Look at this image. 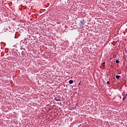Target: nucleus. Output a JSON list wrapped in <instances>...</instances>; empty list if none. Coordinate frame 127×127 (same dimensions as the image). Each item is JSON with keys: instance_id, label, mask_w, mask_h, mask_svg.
I'll return each mask as SVG.
<instances>
[{"instance_id": "nucleus-10", "label": "nucleus", "mask_w": 127, "mask_h": 127, "mask_svg": "<svg viewBox=\"0 0 127 127\" xmlns=\"http://www.w3.org/2000/svg\"><path fill=\"white\" fill-rule=\"evenodd\" d=\"M79 85H81V84H80V83H79Z\"/></svg>"}, {"instance_id": "nucleus-4", "label": "nucleus", "mask_w": 127, "mask_h": 127, "mask_svg": "<svg viewBox=\"0 0 127 127\" xmlns=\"http://www.w3.org/2000/svg\"><path fill=\"white\" fill-rule=\"evenodd\" d=\"M105 65H106V63L105 62H103L102 63V66H103V67H105Z\"/></svg>"}, {"instance_id": "nucleus-2", "label": "nucleus", "mask_w": 127, "mask_h": 127, "mask_svg": "<svg viewBox=\"0 0 127 127\" xmlns=\"http://www.w3.org/2000/svg\"><path fill=\"white\" fill-rule=\"evenodd\" d=\"M55 101H56L57 102H59V101H60V99L57 98H55Z\"/></svg>"}, {"instance_id": "nucleus-9", "label": "nucleus", "mask_w": 127, "mask_h": 127, "mask_svg": "<svg viewBox=\"0 0 127 127\" xmlns=\"http://www.w3.org/2000/svg\"><path fill=\"white\" fill-rule=\"evenodd\" d=\"M113 57H116V56H114Z\"/></svg>"}, {"instance_id": "nucleus-1", "label": "nucleus", "mask_w": 127, "mask_h": 127, "mask_svg": "<svg viewBox=\"0 0 127 127\" xmlns=\"http://www.w3.org/2000/svg\"><path fill=\"white\" fill-rule=\"evenodd\" d=\"M116 79H118V80H119V79H120V78H121V76H120V75H116Z\"/></svg>"}, {"instance_id": "nucleus-3", "label": "nucleus", "mask_w": 127, "mask_h": 127, "mask_svg": "<svg viewBox=\"0 0 127 127\" xmlns=\"http://www.w3.org/2000/svg\"><path fill=\"white\" fill-rule=\"evenodd\" d=\"M69 84H73V80H70L69 81Z\"/></svg>"}, {"instance_id": "nucleus-5", "label": "nucleus", "mask_w": 127, "mask_h": 127, "mask_svg": "<svg viewBox=\"0 0 127 127\" xmlns=\"http://www.w3.org/2000/svg\"><path fill=\"white\" fill-rule=\"evenodd\" d=\"M126 99H127V97L126 96H124L123 98V101H125V100H126Z\"/></svg>"}, {"instance_id": "nucleus-7", "label": "nucleus", "mask_w": 127, "mask_h": 127, "mask_svg": "<svg viewBox=\"0 0 127 127\" xmlns=\"http://www.w3.org/2000/svg\"><path fill=\"white\" fill-rule=\"evenodd\" d=\"M107 84H108V85H110V81H107Z\"/></svg>"}, {"instance_id": "nucleus-6", "label": "nucleus", "mask_w": 127, "mask_h": 127, "mask_svg": "<svg viewBox=\"0 0 127 127\" xmlns=\"http://www.w3.org/2000/svg\"><path fill=\"white\" fill-rule=\"evenodd\" d=\"M116 63H117V64L120 63V61H119V60H116Z\"/></svg>"}, {"instance_id": "nucleus-8", "label": "nucleus", "mask_w": 127, "mask_h": 127, "mask_svg": "<svg viewBox=\"0 0 127 127\" xmlns=\"http://www.w3.org/2000/svg\"><path fill=\"white\" fill-rule=\"evenodd\" d=\"M127 93L125 95V97H127Z\"/></svg>"}]
</instances>
